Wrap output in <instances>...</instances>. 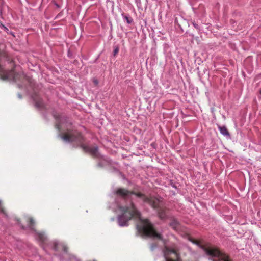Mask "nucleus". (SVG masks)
<instances>
[{
	"instance_id": "nucleus-1",
	"label": "nucleus",
	"mask_w": 261,
	"mask_h": 261,
	"mask_svg": "<svg viewBox=\"0 0 261 261\" xmlns=\"http://www.w3.org/2000/svg\"><path fill=\"white\" fill-rule=\"evenodd\" d=\"M136 229L137 236L162 241L164 245L163 252L165 261H181L178 246L175 243L167 245V240L163 239L162 234L156 230L148 220H141L139 224L136 225Z\"/></svg>"
},
{
	"instance_id": "nucleus-2",
	"label": "nucleus",
	"mask_w": 261,
	"mask_h": 261,
	"mask_svg": "<svg viewBox=\"0 0 261 261\" xmlns=\"http://www.w3.org/2000/svg\"><path fill=\"white\" fill-rule=\"evenodd\" d=\"M115 193L124 198H129L131 195H134L138 199L137 202L141 206H144L146 204L150 206L155 211L160 220L166 221L170 218V215L168 212V208L165 206L164 199L160 196H148L140 192L129 191L122 188H119Z\"/></svg>"
},
{
	"instance_id": "nucleus-3",
	"label": "nucleus",
	"mask_w": 261,
	"mask_h": 261,
	"mask_svg": "<svg viewBox=\"0 0 261 261\" xmlns=\"http://www.w3.org/2000/svg\"><path fill=\"white\" fill-rule=\"evenodd\" d=\"M119 188L115 190L114 194L118 197L122 198L125 201L129 200V202L125 206H119V208L122 213L118 216L117 222L118 225L121 227L127 226L128 225L129 221L131 220L134 216L137 217H140L141 213L137 209L136 205L133 201V198L132 197L133 195H131L129 198H124L115 193L116 191Z\"/></svg>"
},
{
	"instance_id": "nucleus-4",
	"label": "nucleus",
	"mask_w": 261,
	"mask_h": 261,
	"mask_svg": "<svg viewBox=\"0 0 261 261\" xmlns=\"http://www.w3.org/2000/svg\"><path fill=\"white\" fill-rule=\"evenodd\" d=\"M58 137L67 143L75 142L76 144L73 145L74 148H77V146L81 145L82 142L85 141L84 138L81 133L74 129L67 130V134L64 135L59 134Z\"/></svg>"
},
{
	"instance_id": "nucleus-5",
	"label": "nucleus",
	"mask_w": 261,
	"mask_h": 261,
	"mask_svg": "<svg viewBox=\"0 0 261 261\" xmlns=\"http://www.w3.org/2000/svg\"><path fill=\"white\" fill-rule=\"evenodd\" d=\"M23 75L21 73L16 72L14 69L4 70L0 68V78L3 80H12L14 82L20 81Z\"/></svg>"
},
{
	"instance_id": "nucleus-6",
	"label": "nucleus",
	"mask_w": 261,
	"mask_h": 261,
	"mask_svg": "<svg viewBox=\"0 0 261 261\" xmlns=\"http://www.w3.org/2000/svg\"><path fill=\"white\" fill-rule=\"evenodd\" d=\"M189 240L193 244L197 245L199 248L202 249L204 252L205 255L211 256H218V253L216 252L215 251L216 250L211 247V245H202L199 242L191 238H189Z\"/></svg>"
},
{
	"instance_id": "nucleus-7",
	"label": "nucleus",
	"mask_w": 261,
	"mask_h": 261,
	"mask_svg": "<svg viewBox=\"0 0 261 261\" xmlns=\"http://www.w3.org/2000/svg\"><path fill=\"white\" fill-rule=\"evenodd\" d=\"M53 117L56 120L65 125L67 130L73 129L72 128V121L71 118L65 115L53 114Z\"/></svg>"
},
{
	"instance_id": "nucleus-8",
	"label": "nucleus",
	"mask_w": 261,
	"mask_h": 261,
	"mask_svg": "<svg viewBox=\"0 0 261 261\" xmlns=\"http://www.w3.org/2000/svg\"><path fill=\"white\" fill-rule=\"evenodd\" d=\"M83 149L85 153H89L92 158L95 159L98 157L101 153L99 152V147L97 145H95L92 147L88 146L82 142L81 145L76 146Z\"/></svg>"
},
{
	"instance_id": "nucleus-9",
	"label": "nucleus",
	"mask_w": 261,
	"mask_h": 261,
	"mask_svg": "<svg viewBox=\"0 0 261 261\" xmlns=\"http://www.w3.org/2000/svg\"><path fill=\"white\" fill-rule=\"evenodd\" d=\"M95 159L97 162L96 167L99 168H103L106 166H110L112 164V161L102 154Z\"/></svg>"
},
{
	"instance_id": "nucleus-10",
	"label": "nucleus",
	"mask_w": 261,
	"mask_h": 261,
	"mask_svg": "<svg viewBox=\"0 0 261 261\" xmlns=\"http://www.w3.org/2000/svg\"><path fill=\"white\" fill-rule=\"evenodd\" d=\"M211 247L214 248L216 251V252H218V256H208V260L211 261H230L229 259L228 256L223 253L218 248L213 245H211Z\"/></svg>"
},
{
	"instance_id": "nucleus-11",
	"label": "nucleus",
	"mask_w": 261,
	"mask_h": 261,
	"mask_svg": "<svg viewBox=\"0 0 261 261\" xmlns=\"http://www.w3.org/2000/svg\"><path fill=\"white\" fill-rule=\"evenodd\" d=\"M31 98L34 102V106L39 110H46V106L43 99L38 96L37 93L34 92L31 95Z\"/></svg>"
},
{
	"instance_id": "nucleus-12",
	"label": "nucleus",
	"mask_w": 261,
	"mask_h": 261,
	"mask_svg": "<svg viewBox=\"0 0 261 261\" xmlns=\"http://www.w3.org/2000/svg\"><path fill=\"white\" fill-rule=\"evenodd\" d=\"M169 219L171 220V222L169 223V226L174 230L177 229L180 225V222L179 221L172 216H170Z\"/></svg>"
},
{
	"instance_id": "nucleus-13",
	"label": "nucleus",
	"mask_w": 261,
	"mask_h": 261,
	"mask_svg": "<svg viewBox=\"0 0 261 261\" xmlns=\"http://www.w3.org/2000/svg\"><path fill=\"white\" fill-rule=\"evenodd\" d=\"M217 126L219 130H220V133L222 135L226 136L227 138H230V134L225 126H221L218 124H217Z\"/></svg>"
},
{
	"instance_id": "nucleus-14",
	"label": "nucleus",
	"mask_w": 261,
	"mask_h": 261,
	"mask_svg": "<svg viewBox=\"0 0 261 261\" xmlns=\"http://www.w3.org/2000/svg\"><path fill=\"white\" fill-rule=\"evenodd\" d=\"M35 222L34 219L32 217H29L28 221V226L31 231L33 232H36V229L35 227Z\"/></svg>"
},
{
	"instance_id": "nucleus-15",
	"label": "nucleus",
	"mask_w": 261,
	"mask_h": 261,
	"mask_svg": "<svg viewBox=\"0 0 261 261\" xmlns=\"http://www.w3.org/2000/svg\"><path fill=\"white\" fill-rule=\"evenodd\" d=\"M121 15L122 16L123 20L124 21H126V22L128 24H130L133 23V19L128 14H125L124 12H122L121 13Z\"/></svg>"
},
{
	"instance_id": "nucleus-16",
	"label": "nucleus",
	"mask_w": 261,
	"mask_h": 261,
	"mask_svg": "<svg viewBox=\"0 0 261 261\" xmlns=\"http://www.w3.org/2000/svg\"><path fill=\"white\" fill-rule=\"evenodd\" d=\"M34 232L37 235V236L38 237V238L40 241L45 242L47 238L45 236L44 232H38L37 231H36V232Z\"/></svg>"
},
{
	"instance_id": "nucleus-17",
	"label": "nucleus",
	"mask_w": 261,
	"mask_h": 261,
	"mask_svg": "<svg viewBox=\"0 0 261 261\" xmlns=\"http://www.w3.org/2000/svg\"><path fill=\"white\" fill-rule=\"evenodd\" d=\"M62 244H59L57 241H54L53 242V245L52 248L55 251H58L59 250V247L61 246Z\"/></svg>"
},
{
	"instance_id": "nucleus-18",
	"label": "nucleus",
	"mask_w": 261,
	"mask_h": 261,
	"mask_svg": "<svg viewBox=\"0 0 261 261\" xmlns=\"http://www.w3.org/2000/svg\"><path fill=\"white\" fill-rule=\"evenodd\" d=\"M14 220L16 221L17 222V224L20 226L22 230H26L27 229V226L22 225L21 223V221H20V219H19V218H18L17 217H15Z\"/></svg>"
},
{
	"instance_id": "nucleus-19",
	"label": "nucleus",
	"mask_w": 261,
	"mask_h": 261,
	"mask_svg": "<svg viewBox=\"0 0 261 261\" xmlns=\"http://www.w3.org/2000/svg\"><path fill=\"white\" fill-rule=\"evenodd\" d=\"M14 220L16 221L17 222V224L20 226L22 230H26L27 229V226L22 225L21 223V221H20V219H19V218H18L17 217H15Z\"/></svg>"
},
{
	"instance_id": "nucleus-20",
	"label": "nucleus",
	"mask_w": 261,
	"mask_h": 261,
	"mask_svg": "<svg viewBox=\"0 0 261 261\" xmlns=\"http://www.w3.org/2000/svg\"><path fill=\"white\" fill-rule=\"evenodd\" d=\"M0 213H2L5 217L7 219H9V216L8 214L6 213V211L1 206V201L0 200Z\"/></svg>"
},
{
	"instance_id": "nucleus-21",
	"label": "nucleus",
	"mask_w": 261,
	"mask_h": 261,
	"mask_svg": "<svg viewBox=\"0 0 261 261\" xmlns=\"http://www.w3.org/2000/svg\"><path fill=\"white\" fill-rule=\"evenodd\" d=\"M67 56L70 59H73L74 58V51L70 48H69L67 51Z\"/></svg>"
},
{
	"instance_id": "nucleus-22",
	"label": "nucleus",
	"mask_w": 261,
	"mask_h": 261,
	"mask_svg": "<svg viewBox=\"0 0 261 261\" xmlns=\"http://www.w3.org/2000/svg\"><path fill=\"white\" fill-rule=\"evenodd\" d=\"M62 125V124H61V123L60 122L57 121V122L55 125V127L57 130H58L59 132H60L61 129V125Z\"/></svg>"
},
{
	"instance_id": "nucleus-23",
	"label": "nucleus",
	"mask_w": 261,
	"mask_h": 261,
	"mask_svg": "<svg viewBox=\"0 0 261 261\" xmlns=\"http://www.w3.org/2000/svg\"><path fill=\"white\" fill-rule=\"evenodd\" d=\"M111 172L118 173L120 175H122V173L119 169H118L117 168L115 167H113L112 168Z\"/></svg>"
},
{
	"instance_id": "nucleus-24",
	"label": "nucleus",
	"mask_w": 261,
	"mask_h": 261,
	"mask_svg": "<svg viewBox=\"0 0 261 261\" xmlns=\"http://www.w3.org/2000/svg\"><path fill=\"white\" fill-rule=\"evenodd\" d=\"M158 245L156 243H151L150 245V249L151 251H153L156 247Z\"/></svg>"
},
{
	"instance_id": "nucleus-25",
	"label": "nucleus",
	"mask_w": 261,
	"mask_h": 261,
	"mask_svg": "<svg viewBox=\"0 0 261 261\" xmlns=\"http://www.w3.org/2000/svg\"><path fill=\"white\" fill-rule=\"evenodd\" d=\"M119 50V48L117 45L114 46V49L113 51V55L114 56H115L116 55H117V54L118 53Z\"/></svg>"
},
{
	"instance_id": "nucleus-26",
	"label": "nucleus",
	"mask_w": 261,
	"mask_h": 261,
	"mask_svg": "<svg viewBox=\"0 0 261 261\" xmlns=\"http://www.w3.org/2000/svg\"><path fill=\"white\" fill-rule=\"evenodd\" d=\"M61 246L62 247V250L65 252V253H67L68 252V247L63 245V244H61Z\"/></svg>"
},
{
	"instance_id": "nucleus-27",
	"label": "nucleus",
	"mask_w": 261,
	"mask_h": 261,
	"mask_svg": "<svg viewBox=\"0 0 261 261\" xmlns=\"http://www.w3.org/2000/svg\"><path fill=\"white\" fill-rule=\"evenodd\" d=\"M170 185H171V186L174 188V189H177V186H176L175 184L174 183L172 180L170 181Z\"/></svg>"
},
{
	"instance_id": "nucleus-28",
	"label": "nucleus",
	"mask_w": 261,
	"mask_h": 261,
	"mask_svg": "<svg viewBox=\"0 0 261 261\" xmlns=\"http://www.w3.org/2000/svg\"><path fill=\"white\" fill-rule=\"evenodd\" d=\"M2 29L4 31L7 32V31H8V29L4 25H2Z\"/></svg>"
},
{
	"instance_id": "nucleus-29",
	"label": "nucleus",
	"mask_w": 261,
	"mask_h": 261,
	"mask_svg": "<svg viewBox=\"0 0 261 261\" xmlns=\"http://www.w3.org/2000/svg\"><path fill=\"white\" fill-rule=\"evenodd\" d=\"M93 82L95 85H97L98 84V81L97 80H94Z\"/></svg>"
},
{
	"instance_id": "nucleus-30",
	"label": "nucleus",
	"mask_w": 261,
	"mask_h": 261,
	"mask_svg": "<svg viewBox=\"0 0 261 261\" xmlns=\"http://www.w3.org/2000/svg\"><path fill=\"white\" fill-rule=\"evenodd\" d=\"M193 24L195 28L198 29V25L197 24L193 23Z\"/></svg>"
},
{
	"instance_id": "nucleus-31",
	"label": "nucleus",
	"mask_w": 261,
	"mask_h": 261,
	"mask_svg": "<svg viewBox=\"0 0 261 261\" xmlns=\"http://www.w3.org/2000/svg\"><path fill=\"white\" fill-rule=\"evenodd\" d=\"M17 96L19 99H21L22 98V96L20 93H18L17 94Z\"/></svg>"
},
{
	"instance_id": "nucleus-32",
	"label": "nucleus",
	"mask_w": 261,
	"mask_h": 261,
	"mask_svg": "<svg viewBox=\"0 0 261 261\" xmlns=\"http://www.w3.org/2000/svg\"><path fill=\"white\" fill-rule=\"evenodd\" d=\"M55 5L58 8H60V7H61L60 5L57 3H55Z\"/></svg>"
},
{
	"instance_id": "nucleus-33",
	"label": "nucleus",
	"mask_w": 261,
	"mask_h": 261,
	"mask_svg": "<svg viewBox=\"0 0 261 261\" xmlns=\"http://www.w3.org/2000/svg\"><path fill=\"white\" fill-rule=\"evenodd\" d=\"M151 146L153 148H155V145H154V143H151Z\"/></svg>"
},
{
	"instance_id": "nucleus-34",
	"label": "nucleus",
	"mask_w": 261,
	"mask_h": 261,
	"mask_svg": "<svg viewBox=\"0 0 261 261\" xmlns=\"http://www.w3.org/2000/svg\"><path fill=\"white\" fill-rule=\"evenodd\" d=\"M18 87H19V88H21V87H22V85H21L18 84Z\"/></svg>"
},
{
	"instance_id": "nucleus-35",
	"label": "nucleus",
	"mask_w": 261,
	"mask_h": 261,
	"mask_svg": "<svg viewBox=\"0 0 261 261\" xmlns=\"http://www.w3.org/2000/svg\"><path fill=\"white\" fill-rule=\"evenodd\" d=\"M2 25H3V24H2V23L1 22H0V27L1 28H2Z\"/></svg>"
},
{
	"instance_id": "nucleus-36",
	"label": "nucleus",
	"mask_w": 261,
	"mask_h": 261,
	"mask_svg": "<svg viewBox=\"0 0 261 261\" xmlns=\"http://www.w3.org/2000/svg\"><path fill=\"white\" fill-rule=\"evenodd\" d=\"M61 14V12L57 16V17H59V16H60Z\"/></svg>"
},
{
	"instance_id": "nucleus-37",
	"label": "nucleus",
	"mask_w": 261,
	"mask_h": 261,
	"mask_svg": "<svg viewBox=\"0 0 261 261\" xmlns=\"http://www.w3.org/2000/svg\"><path fill=\"white\" fill-rule=\"evenodd\" d=\"M11 34H12L13 36H14V37H15V35H14V34L13 33H12Z\"/></svg>"
},
{
	"instance_id": "nucleus-38",
	"label": "nucleus",
	"mask_w": 261,
	"mask_h": 261,
	"mask_svg": "<svg viewBox=\"0 0 261 261\" xmlns=\"http://www.w3.org/2000/svg\"><path fill=\"white\" fill-rule=\"evenodd\" d=\"M259 93L261 94V90L259 91Z\"/></svg>"
},
{
	"instance_id": "nucleus-39",
	"label": "nucleus",
	"mask_w": 261,
	"mask_h": 261,
	"mask_svg": "<svg viewBox=\"0 0 261 261\" xmlns=\"http://www.w3.org/2000/svg\"><path fill=\"white\" fill-rule=\"evenodd\" d=\"M1 68V65H0V68Z\"/></svg>"
}]
</instances>
